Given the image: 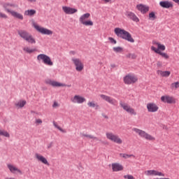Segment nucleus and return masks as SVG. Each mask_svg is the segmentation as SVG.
Wrapping results in <instances>:
<instances>
[{
    "mask_svg": "<svg viewBox=\"0 0 179 179\" xmlns=\"http://www.w3.org/2000/svg\"><path fill=\"white\" fill-rule=\"evenodd\" d=\"M151 51H153L154 52H155V54H159V55H161V57H162V58H164V59H169V58H170V56H169L167 53L162 52L166 51V45H164V44H161L159 41H152Z\"/></svg>",
    "mask_w": 179,
    "mask_h": 179,
    "instance_id": "nucleus-1",
    "label": "nucleus"
},
{
    "mask_svg": "<svg viewBox=\"0 0 179 179\" xmlns=\"http://www.w3.org/2000/svg\"><path fill=\"white\" fill-rule=\"evenodd\" d=\"M114 31L117 37H120V38L126 40L129 43H135V39L132 38V35H131L129 32L125 31L124 29L121 28H115Z\"/></svg>",
    "mask_w": 179,
    "mask_h": 179,
    "instance_id": "nucleus-2",
    "label": "nucleus"
},
{
    "mask_svg": "<svg viewBox=\"0 0 179 179\" xmlns=\"http://www.w3.org/2000/svg\"><path fill=\"white\" fill-rule=\"evenodd\" d=\"M132 131L136 134H137V135L140 136L141 138L145 139V141H156V138H155L153 136L148 134L146 131L141 129L134 127L132 129Z\"/></svg>",
    "mask_w": 179,
    "mask_h": 179,
    "instance_id": "nucleus-3",
    "label": "nucleus"
},
{
    "mask_svg": "<svg viewBox=\"0 0 179 179\" xmlns=\"http://www.w3.org/2000/svg\"><path fill=\"white\" fill-rule=\"evenodd\" d=\"M18 34L21 37V38H23V40H25L27 43H29V44H36V39L31 34H29L25 30H20L18 31Z\"/></svg>",
    "mask_w": 179,
    "mask_h": 179,
    "instance_id": "nucleus-4",
    "label": "nucleus"
},
{
    "mask_svg": "<svg viewBox=\"0 0 179 179\" xmlns=\"http://www.w3.org/2000/svg\"><path fill=\"white\" fill-rule=\"evenodd\" d=\"M106 138L110 142H113V143H117V145H122L124 141L120 138V136L111 132L108 131L106 133Z\"/></svg>",
    "mask_w": 179,
    "mask_h": 179,
    "instance_id": "nucleus-5",
    "label": "nucleus"
},
{
    "mask_svg": "<svg viewBox=\"0 0 179 179\" xmlns=\"http://www.w3.org/2000/svg\"><path fill=\"white\" fill-rule=\"evenodd\" d=\"M36 59L38 62H43V64L48 65V66H52V65H54V62L51 60V57L45 54L38 55Z\"/></svg>",
    "mask_w": 179,
    "mask_h": 179,
    "instance_id": "nucleus-6",
    "label": "nucleus"
},
{
    "mask_svg": "<svg viewBox=\"0 0 179 179\" xmlns=\"http://www.w3.org/2000/svg\"><path fill=\"white\" fill-rule=\"evenodd\" d=\"M124 85H135L138 82V76L134 73H128L123 78Z\"/></svg>",
    "mask_w": 179,
    "mask_h": 179,
    "instance_id": "nucleus-7",
    "label": "nucleus"
},
{
    "mask_svg": "<svg viewBox=\"0 0 179 179\" xmlns=\"http://www.w3.org/2000/svg\"><path fill=\"white\" fill-rule=\"evenodd\" d=\"M90 17V13H87L81 15L79 18V22L83 26H93L94 23L92 20H89Z\"/></svg>",
    "mask_w": 179,
    "mask_h": 179,
    "instance_id": "nucleus-8",
    "label": "nucleus"
},
{
    "mask_svg": "<svg viewBox=\"0 0 179 179\" xmlns=\"http://www.w3.org/2000/svg\"><path fill=\"white\" fill-rule=\"evenodd\" d=\"M33 27L38 31V33H41V34H45L46 36H52L54 33L52 30L43 27L35 22L33 23Z\"/></svg>",
    "mask_w": 179,
    "mask_h": 179,
    "instance_id": "nucleus-9",
    "label": "nucleus"
},
{
    "mask_svg": "<svg viewBox=\"0 0 179 179\" xmlns=\"http://www.w3.org/2000/svg\"><path fill=\"white\" fill-rule=\"evenodd\" d=\"M71 61L77 72H82V71L85 69V64H83V62H82V60H80V59L76 58V57H72Z\"/></svg>",
    "mask_w": 179,
    "mask_h": 179,
    "instance_id": "nucleus-10",
    "label": "nucleus"
},
{
    "mask_svg": "<svg viewBox=\"0 0 179 179\" xmlns=\"http://www.w3.org/2000/svg\"><path fill=\"white\" fill-rule=\"evenodd\" d=\"M120 105L122 108H123L124 111H127L128 114H130V115H136V110H135V109L129 106L128 103L120 102Z\"/></svg>",
    "mask_w": 179,
    "mask_h": 179,
    "instance_id": "nucleus-11",
    "label": "nucleus"
},
{
    "mask_svg": "<svg viewBox=\"0 0 179 179\" xmlns=\"http://www.w3.org/2000/svg\"><path fill=\"white\" fill-rule=\"evenodd\" d=\"M7 169H8L11 174H15V176H22V174H23V171H22V170H20V169H19V167H17L16 165L8 164Z\"/></svg>",
    "mask_w": 179,
    "mask_h": 179,
    "instance_id": "nucleus-12",
    "label": "nucleus"
},
{
    "mask_svg": "<svg viewBox=\"0 0 179 179\" xmlns=\"http://www.w3.org/2000/svg\"><path fill=\"white\" fill-rule=\"evenodd\" d=\"M161 101H162V103H166L167 104H176L177 103L176 98L170 95L161 96Z\"/></svg>",
    "mask_w": 179,
    "mask_h": 179,
    "instance_id": "nucleus-13",
    "label": "nucleus"
},
{
    "mask_svg": "<svg viewBox=\"0 0 179 179\" xmlns=\"http://www.w3.org/2000/svg\"><path fill=\"white\" fill-rule=\"evenodd\" d=\"M99 96L101 99H102V100H104V101H106L107 103L111 104L112 106H117V104H118V101H117L115 99L110 96H107L105 94H101Z\"/></svg>",
    "mask_w": 179,
    "mask_h": 179,
    "instance_id": "nucleus-14",
    "label": "nucleus"
},
{
    "mask_svg": "<svg viewBox=\"0 0 179 179\" xmlns=\"http://www.w3.org/2000/svg\"><path fill=\"white\" fill-rule=\"evenodd\" d=\"M71 101L73 104H83L86 101V99L80 95H75L71 98Z\"/></svg>",
    "mask_w": 179,
    "mask_h": 179,
    "instance_id": "nucleus-15",
    "label": "nucleus"
},
{
    "mask_svg": "<svg viewBox=\"0 0 179 179\" xmlns=\"http://www.w3.org/2000/svg\"><path fill=\"white\" fill-rule=\"evenodd\" d=\"M148 113H157L159 111V106L155 102H150L146 105Z\"/></svg>",
    "mask_w": 179,
    "mask_h": 179,
    "instance_id": "nucleus-16",
    "label": "nucleus"
},
{
    "mask_svg": "<svg viewBox=\"0 0 179 179\" xmlns=\"http://www.w3.org/2000/svg\"><path fill=\"white\" fill-rule=\"evenodd\" d=\"M46 85H50L52 86V87H66V85L64 83H61L59 82L52 80L50 79L45 80Z\"/></svg>",
    "mask_w": 179,
    "mask_h": 179,
    "instance_id": "nucleus-17",
    "label": "nucleus"
},
{
    "mask_svg": "<svg viewBox=\"0 0 179 179\" xmlns=\"http://www.w3.org/2000/svg\"><path fill=\"white\" fill-rule=\"evenodd\" d=\"M159 6L163 9H173L174 8V3L170 1H162L159 2Z\"/></svg>",
    "mask_w": 179,
    "mask_h": 179,
    "instance_id": "nucleus-18",
    "label": "nucleus"
},
{
    "mask_svg": "<svg viewBox=\"0 0 179 179\" xmlns=\"http://www.w3.org/2000/svg\"><path fill=\"white\" fill-rule=\"evenodd\" d=\"M110 167L113 173H118V171L124 170V166L118 162L112 163Z\"/></svg>",
    "mask_w": 179,
    "mask_h": 179,
    "instance_id": "nucleus-19",
    "label": "nucleus"
},
{
    "mask_svg": "<svg viewBox=\"0 0 179 179\" xmlns=\"http://www.w3.org/2000/svg\"><path fill=\"white\" fill-rule=\"evenodd\" d=\"M145 176H157L158 177H164V173L156 170H148L145 171Z\"/></svg>",
    "mask_w": 179,
    "mask_h": 179,
    "instance_id": "nucleus-20",
    "label": "nucleus"
},
{
    "mask_svg": "<svg viewBox=\"0 0 179 179\" xmlns=\"http://www.w3.org/2000/svg\"><path fill=\"white\" fill-rule=\"evenodd\" d=\"M125 16H127L129 19H131V20H133V22H135L136 23H138L139 18L134 13H132V11H127L125 13Z\"/></svg>",
    "mask_w": 179,
    "mask_h": 179,
    "instance_id": "nucleus-21",
    "label": "nucleus"
},
{
    "mask_svg": "<svg viewBox=\"0 0 179 179\" xmlns=\"http://www.w3.org/2000/svg\"><path fill=\"white\" fill-rule=\"evenodd\" d=\"M35 159H36L38 162H41V163H43V164H45L46 166H50V164L47 160V158H45L44 156L41 155L39 153L35 154Z\"/></svg>",
    "mask_w": 179,
    "mask_h": 179,
    "instance_id": "nucleus-22",
    "label": "nucleus"
},
{
    "mask_svg": "<svg viewBox=\"0 0 179 179\" xmlns=\"http://www.w3.org/2000/svg\"><path fill=\"white\" fill-rule=\"evenodd\" d=\"M137 10H139L143 15H145V13H148L150 8L148 6H146L145 4H138L136 6Z\"/></svg>",
    "mask_w": 179,
    "mask_h": 179,
    "instance_id": "nucleus-23",
    "label": "nucleus"
},
{
    "mask_svg": "<svg viewBox=\"0 0 179 179\" xmlns=\"http://www.w3.org/2000/svg\"><path fill=\"white\" fill-rule=\"evenodd\" d=\"M62 9L66 15H73V13H76V12H78V9L68 6H63Z\"/></svg>",
    "mask_w": 179,
    "mask_h": 179,
    "instance_id": "nucleus-24",
    "label": "nucleus"
},
{
    "mask_svg": "<svg viewBox=\"0 0 179 179\" xmlns=\"http://www.w3.org/2000/svg\"><path fill=\"white\" fill-rule=\"evenodd\" d=\"M16 6L13 3H3V8L5 9L6 12H7V13H10V12L12 11L10 10V8H15Z\"/></svg>",
    "mask_w": 179,
    "mask_h": 179,
    "instance_id": "nucleus-25",
    "label": "nucleus"
},
{
    "mask_svg": "<svg viewBox=\"0 0 179 179\" xmlns=\"http://www.w3.org/2000/svg\"><path fill=\"white\" fill-rule=\"evenodd\" d=\"M157 75H159V76H162V78H169V76H170V75H171V72L169 71H163L162 70H158L157 71Z\"/></svg>",
    "mask_w": 179,
    "mask_h": 179,
    "instance_id": "nucleus-26",
    "label": "nucleus"
},
{
    "mask_svg": "<svg viewBox=\"0 0 179 179\" xmlns=\"http://www.w3.org/2000/svg\"><path fill=\"white\" fill-rule=\"evenodd\" d=\"M87 106L91 108H95V110H99L100 108V106H99L94 101H89L87 102Z\"/></svg>",
    "mask_w": 179,
    "mask_h": 179,
    "instance_id": "nucleus-27",
    "label": "nucleus"
},
{
    "mask_svg": "<svg viewBox=\"0 0 179 179\" xmlns=\"http://www.w3.org/2000/svg\"><path fill=\"white\" fill-rule=\"evenodd\" d=\"M10 13L11 15H13V17H15L16 19H19L20 20H23V15L15 10H12Z\"/></svg>",
    "mask_w": 179,
    "mask_h": 179,
    "instance_id": "nucleus-28",
    "label": "nucleus"
},
{
    "mask_svg": "<svg viewBox=\"0 0 179 179\" xmlns=\"http://www.w3.org/2000/svg\"><path fill=\"white\" fill-rule=\"evenodd\" d=\"M26 101L24 100H20L17 102L15 103V106L16 108H23L24 106H26Z\"/></svg>",
    "mask_w": 179,
    "mask_h": 179,
    "instance_id": "nucleus-29",
    "label": "nucleus"
},
{
    "mask_svg": "<svg viewBox=\"0 0 179 179\" xmlns=\"http://www.w3.org/2000/svg\"><path fill=\"white\" fill-rule=\"evenodd\" d=\"M23 51H24V52H27V54H33V52H36V51H37V49L31 48L26 46L23 48Z\"/></svg>",
    "mask_w": 179,
    "mask_h": 179,
    "instance_id": "nucleus-30",
    "label": "nucleus"
},
{
    "mask_svg": "<svg viewBox=\"0 0 179 179\" xmlns=\"http://www.w3.org/2000/svg\"><path fill=\"white\" fill-rule=\"evenodd\" d=\"M24 16H34L36 15L35 10H25L24 13Z\"/></svg>",
    "mask_w": 179,
    "mask_h": 179,
    "instance_id": "nucleus-31",
    "label": "nucleus"
},
{
    "mask_svg": "<svg viewBox=\"0 0 179 179\" xmlns=\"http://www.w3.org/2000/svg\"><path fill=\"white\" fill-rule=\"evenodd\" d=\"M113 50L114 52H115L116 54H117L118 52L119 53L123 52L124 51V48H122V47H120V46L113 47Z\"/></svg>",
    "mask_w": 179,
    "mask_h": 179,
    "instance_id": "nucleus-32",
    "label": "nucleus"
},
{
    "mask_svg": "<svg viewBox=\"0 0 179 179\" xmlns=\"http://www.w3.org/2000/svg\"><path fill=\"white\" fill-rule=\"evenodd\" d=\"M120 157H122L123 159H129L131 157L135 158V155H128V154H125V153H120Z\"/></svg>",
    "mask_w": 179,
    "mask_h": 179,
    "instance_id": "nucleus-33",
    "label": "nucleus"
},
{
    "mask_svg": "<svg viewBox=\"0 0 179 179\" xmlns=\"http://www.w3.org/2000/svg\"><path fill=\"white\" fill-rule=\"evenodd\" d=\"M53 125H54L55 128H57V129H59V131H60V132H62L63 134H66V130L61 128V127H59L57 122H54Z\"/></svg>",
    "mask_w": 179,
    "mask_h": 179,
    "instance_id": "nucleus-34",
    "label": "nucleus"
},
{
    "mask_svg": "<svg viewBox=\"0 0 179 179\" xmlns=\"http://www.w3.org/2000/svg\"><path fill=\"white\" fill-rule=\"evenodd\" d=\"M83 136L84 138H88L89 139H94V141H99V138H97V137H94L90 134H83Z\"/></svg>",
    "mask_w": 179,
    "mask_h": 179,
    "instance_id": "nucleus-35",
    "label": "nucleus"
},
{
    "mask_svg": "<svg viewBox=\"0 0 179 179\" xmlns=\"http://www.w3.org/2000/svg\"><path fill=\"white\" fill-rule=\"evenodd\" d=\"M126 58H129L130 59H136V55H135V53H129L126 55Z\"/></svg>",
    "mask_w": 179,
    "mask_h": 179,
    "instance_id": "nucleus-36",
    "label": "nucleus"
},
{
    "mask_svg": "<svg viewBox=\"0 0 179 179\" xmlns=\"http://www.w3.org/2000/svg\"><path fill=\"white\" fill-rule=\"evenodd\" d=\"M148 17L150 20H155V19H156V13L155 12H151L149 13Z\"/></svg>",
    "mask_w": 179,
    "mask_h": 179,
    "instance_id": "nucleus-37",
    "label": "nucleus"
},
{
    "mask_svg": "<svg viewBox=\"0 0 179 179\" xmlns=\"http://www.w3.org/2000/svg\"><path fill=\"white\" fill-rule=\"evenodd\" d=\"M0 135H1L2 136H6V138H9L10 136L9 133H8V131H2L1 129H0Z\"/></svg>",
    "mask_w": 179,
    "mask_h": 179,
    "instance_id": "nucleus-38",
    "label": "nucleus"
},
{
    "mask_svg": "<svg viewBox=\"0 0 179 179\" xmlns=\"http://www.w3.org/2000/svg\"><path fill=\"white\" fill-rule=\"evenodd\" d=\"M171 89H178L179 87V82L173 83L171 85Z\"/></svg>",
    "mask_w": 179,
    "mask_h": 179,
    "instance_id": "nucleus-39",
    "label": "nucleus"
},
{
    "mask_svg": "<svg viewBox=\"0 0 179 179\" xmlns=\"http://www.w3.org/2000/svg\"><path fill=\"white\" fill-rule=\"evenodd\" d=\"M108 40L111 44H117V41L114 39L113 37H109Z\"/></svg>",
    "mask_w": 179,
    "mask_h": 179,
    "instance_id": "nucleus-40",
    "label": "nucleus"
},
{
    "mask_svg": "<svg viewBox=\"0 0 179 179\" xmlns=\"http://www.w3.org/2000/svg\"><path fill=\"white\" fill-rule=\"evenodd\" d=\"M124 179H135V177H134V176H132V175L128 174V175H124Z\"/></svg>",
    "mask_w": 179,
    "mask_h": 179,
    "instance_id": "nucleus-41",
    "label": "nucleus"
},
{
    "mask_svg": "<svg viewBox=\"0 0 179 179\" xmlns=\"http://www.w3.org/2000/svg\"><path fill=\"white\" fill-rule=\"evenodd\" d=\"M0 18H1V19H8V15H6V14H3L2 13H0Z\"/></svg>",
    "mask_w": 179,
    "mask_h": 179,
    "instance_id": "nucleus-42",
    "label": "nucleus"
},
{
    "mask_svg": "<svg viewBox=\"0 0 179 179\" xmlns=\"http://www.w3.org/2000/svg\"><path fill=\"white\" fill-rule=\"evenodd\" d=\"M53 108H57V107H59V104H58V102L55 101L52 105Z\"/></svg>",
    "mask_w": 179,
    "mask_h": 179,
    "instance_id": "nucleus-43",
    "label": "nucleus"
},
{
    "mask_svg": "<svg viewBox=\"0 0 179 179\" xmlns=\"http://www.w3.org/2000/svg\"><path fill=\"white\" fill-rule=\"evenodd\" d=\"M157 66L158 68H162V66H163V64H162V62L158 61V62H157Z\"/></svg>",
    "mask_w": 179,
    "mask_h": 179,
    "instance_id": "nucleus-44",
    "label": "nucleus"
},
{
    "mask_svg": "<svg viewBox=\"0 0 179 179\" xmlns=\"http://www.w3.org/2000/svg\"><path fill=\"white\" fill-rule=\"evenodd\" d=\"M36 124H43V120H41V119H37V120H36Z\"/></svg>",
    "mask_w": 179,
    "mask_h": 179,
    "instance_id": "nucleus-45",
    "label": "nucleus"
},
{
    "mask_svg": "<svg viewBox=\"0 0 179 179\" xmlns=\"http://www.w3.org/2000/svg\"><path fill=\"white\" fill-rule=\"evenodd\" d=\"M103 1L105 2V3H107L108 2H111V0H103Z\"/></svg>",
    "mask_w": 179,
    "mask_h": 179,
    "instance_id": "nucleus-46",
    "label": "nucleus"
},
{
    "mask_svg": "<svg viewBox=\"0 0 179 179\" xmlns=\"http://www.w3.org/2000/svg\"><path fill=\"white\" fill-rule=\"evenodd\" d=\"M117 66L115 65V64H110V67L111 68H113V69H114V68H115Z\"/></svg>",
    "mask_w": 179,
    "mask_h": 179,
    "instance_id": "nucleus-47",
    "label": "nucleus"
},
{
    "mask_svg": "<svg viewBox=\"0 0 179 179\" xmlns=\"http://www.w3.org/2000/svg\"><path fill=\"white\" fill-rule=\"evenodd\" d=\"M28 2H36V0H27Z\"/></svg>",
    "mask_w": 179,
    "mask_h": 179,
    "instance_id": "nucleus-48",
    "label": "nucleus"
},
{
    "mask_svg": "<svg viewBox=\"0 0 179 179\" xmlns=\"http://www.w3.org/2000/svg\"><path fill=\"white\" fill-rule=\"evenodd\" d=\"M70 54H72L73 55H75V52L71 51V52H70Z\"/></svg>",
    "mask_w": 179,
    "mask_h": 179,
    "instance_id": "nucleus-49",
    "label": "nucleus"
},
{
    "mask_svg": "<svg viewBox=\"0 0 179 179\" xmlns=\"http://www.w3.org/2000/svg\"><path fill=\"white\" fill-rule=\"evenodd\" d=\"M68 86V87H71V85H67Z\"/></svg>",
    "mask_w": 179,
    "mask_h": 179,
    "instance_id": "nucleus-50",
    "label": "nucleus"
},
{
    "mask_svg": "<svg viewBox=\"0 0 179 179\" xmlns=\"http://www.w3.org/2000/svg\"><path fill=\"white\" fill-rule=\"evenodd\" d=\"M48 148H51V145H49Z\"/></svg>",
    "mask_w": 179,
    "mask_h": 179,
    "instance_id": "nucleus-51",
    "label": "nucleus"
}]
</instances>
